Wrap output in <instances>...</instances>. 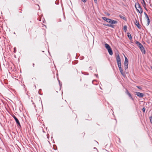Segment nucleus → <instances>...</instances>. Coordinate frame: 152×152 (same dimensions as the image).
Wrapping results in <instances>:
<instances>
[{"mask_svg": "<svg viewBox=\"0 0 152 152\" xmlns=\"http://www.w3.org/2000/svg\"><path fill=\"white\" fill-rule=\"evenodd\" d=\"M144 14L145 15V17H146V18L148 17V15L145 12H144Z\"/></svg>", "mask_w": 152, "mask_h": 152, "instance_id": "nucleus-24", "label": "nucleus"}, {"mask_svg": "<svg viewBox=\"0 0 152 152\" xmlns=\"http://www.w3.org/2000/svg\"><path fill=\"white\" fill-rule=\"evenodd\" d=\"M145 107H143V108L142 109V110L143 111V112H145Z\"/></svg>", "mask_w": 152, "mask_h": 152, "instance_id": "nucleus-26", "label": "nucleus"}, {"mask_svg": "<svg viewBox=\"0 0 152 152\" xmlns=\"http://www.w3.org/2000/svg\"><path fill=\"white\" fill-rule=\"evenodd\" d=\"M104 25L105 26H109V27H111L112 28H113L114 27H113V26L111 25V24H104Z\"/></svg>", "mask_w": 152, "mask_h": 152, "instance_id": "nucleus-15", "label": "nucleus"}, {"mask_svg": "<svg viewBox=\"0 0 152 152\" xmlns=\"http://www.w3.org/2000/svg\"><path fill=\"white\" fill-rule=\"evenodd\" d=\"M123 29L126 32L127 30V26L126 25L124 26L123 28Z\"/></svg>", "mask_w": 152, "mask_h": 152, "instance_id": "nucleus-18", "label": "nucleus"}, {"mask_svg": "<svg viewBox=\"0 0 152 152\" xmlns=\"http://www.w3.org/2000/svg\"><path fill=\"white\" fill-rule=\"evenodd\" d=\"M12 116L13 117V118H14L17 124L18 125V126L19 127H21V125L20 124L19 122V120L17 119V118L14 115H13Z\"/></svg>", "mask_w": 152, "mask_h": 152, "instance_id": "nucleus-6", "label": "nucleus"}, {"mask_svg": "<svg viewBox=\"0 0 152 152\" xmlns=\"http://www.w3.org/2000/svg\"><path fill=\"white\" fill-rule=\"evenodd\" d=\"M126 94L130 97V98L132 99H133V98L131 94L127 90H126Z\"/></svg>", "mask_w": 152, "mask_h": 152, "instance_id": "nucleus-12", "label": "nucleus"}, {"mask_svg": "<svg viewBox=\"0 0 152 152\" xmlns=\"http://www.w3.org/2000/svg\"><path fill=\"white\" fill-rule=\"evenodd\" d=\"M127 36H128V37L129 39H132V36L130 33H127Z\"/></svg>", "mask_w": 152, "mask_h": 152, "instance_id": "nucleus-17", "label": "nucleus"}, {"mask_svg": "<svg viewBox=\"0 0 152 152\" xmlns=\"http://www.w3.org/2000/svg\"><path fill=\"white\" fill-rule=\"evenodd\" d=\"M83 2H86V0H81Z\"/></svg>", "mask_w": 152, "mask_h": 152, "instance_id": "nucleus-28", "label": "nucleus"}, {"mask_svg": "<svg viewBox=\"0 0 152 152\" xmlns=\"http://www.w3.org/2000/svg\"><path fill=\"white\" fill-rule=\"evenodd\" d=\"M119 17L125 20H126V18L125 17L124 15H120Z\"/></svg>", "mask_w": 152, "mask_h": 152, "instance_id": "nucleus-14", "label": "nucleus"}, {"mask_svg": "<svg viewBox=\"0 0 152 152\" xmlns=\"http://www.w3.org/2000/svg\"><path fill=\"white\" fill-rule=\"evenodd\" d=\"M107 22L112 24H116L118 23L117 21L111 20L110 19H109V20L107 21Z\"/></svg>", "mask_w": 152, "mask_h": 152, "instance_id": "nucleus-4", "label": "nucleus"}, {"mask_svg": "<svg viewBox=\"0 0 152 152\" xmlns=\"http://www.w3.org/2000/svg\"><path fill=\"white\" fill-rule=\"evenodd\" d=\"M136 43L137 44V45L138 46L139 48H140L141 47H142V45L141 44L137 41L136 42Z\"/></svg>", "mask_w": 152, "mask_h": 152, "instance_id": "nucleus-13", "label": "nucleus"}, {"mask_svg": "<svg viewBox=\"0 0 152 152\" xmlns=\"http://www.w3.org/2000/svg\"><path fill=\"white\" fill-rule=\"evenodd\" d=\"M137 87L140 89L141 90L142 89V87L140 86H137Z\"/></svg>", "mask_w": 152, "mask_h": 152, "instance_id": "nucleus-25", "label": "nucleus"}, {"mask_svg": "<svg viewBox=\"0 0 152 152\" xmlns=\"http://www.w3.org/2000/svg\"><path fill=\"white\" fill-rule=\"evenodd\" d=\"M143 2H142V5L144 9L147 11H148V10L146 7V4L144 0H142Z\"/></svg>", "mask_w": 152, "mask_h": 152, "instance_id": "nucleus-8", "label": "nucleus"}, {"mask_svg": "<svg viewBox=\"0 0 152 152\" xmlns=\"http://www.w3.org/2000/svg\"><path fill=\"white\" fill-rule=\"evenodd\" d=\"M151 69H152V66H151Z\"/></svg>", "mask_w": 152, "mask_h": 152, "instance_id": "nucleus-30", "label": "nucleus"}, {"mask_svg": "<svg viewBox=\"0 0 152 152\" xmlns=\"http://www.w3.org/2000/svg\"><path fill=\"white\" fill-rule=\"evenodd\" d=\"M106 49H107L110 55H112L113 54V52L110 45L107 43H105L104 45Z\"/></svg>", "mask_w": 152, "mask_h": 152, "instance_id": "nucleus-3", "label": "nucleus"}, {"mask_svg": "<svg viewBox=\"0 0 152 152\" xmlns=\"http://www.w3.org/2000/svg\"><path fill=\"white\" fill-rule=\"evenodd\" d=\"M136 95L140 97H142L144 96V94L143 93H140L139 92H136Z\"/></svg>", "mask_w": 152, "mask_h": 152, "instance_id": "nucleus-7", "label": "nucleus"}, {"mask_svg": "<svg viewBox=\"0 0 152 152\" xmlns=\"http://www.w3.org/2000/svg\"><path fill=\"white\" fill-rule=\"evenodd\" d=\"M125 62H128V60L127 59V58L126 57H125Z\"/></svg>", "mask_w": 152, "mask_h": 152, "instance_id": "nucleus-21", "label": "nucleus"}, {"mask_svg": "<svg viewBox=\"0 0 152 152\" xmlns=\"http://www.w3.org/2000/svg\"><path fill=\"white\" fill-rule=\"evenodd\" d=\"M116 60L117 61V64L118 67L119 68V70L120 71L121 75L123 76L124 75V74L123 72V69L121 68V60L119 54H118L116 56Z\"/></svg>", "mask_w": 152, "mask_h": 152, "instance_id": "nucleus-1", "label": "nucleus"}, {"mask_svg": "<svg viewBox=\"0 0 152 152\" xmlns=\"http://www.w3.org/2000/svg\"><path fill=\"white\" fill-rule=\"evenodd\" d=\"M150 4L151 7H152V0H150Z\"/></svg>", "mask_w": 152, "mask_h": 152, "instance_id": "nucleus-20", "label": "nucleus"}, {"mask_svg": "<svg viewBox=\"0 0 152 152\" xmlns=\"http://www.w3.org/2000/svg\"><path fill=\"white\" fill-rule=\"evenodd\" d=\"M66 102H63V104L62 103H61L60 104V106L61 107H63L65 105V103H66Z\"/></svg>", "mask_w": 152, "mask_h": 152, "instance_id": "nucleus-16", "label": "nucleus"}, {"mask_svg": "<svg viewBox=\"0 0 152 152\" xmlns=\"http://www.w3.org/2000/svg\"><path fill=\"white\" fill-rule=\"evenodd\" d=\"M128 62H125L124 63V68L126 70L128 68Z\"/></svg>", "mask_w": 152, "mask_h": 152, "instance_id": "nucleus-9", "label": "nucleus"}, {"mask_svg": "<svg viewBox=\"0 0 152 152\" xmlns=\"http://www.w3.org/2000/svg\"><path fill=\"white\" fill-rule=\"evenodd\" d=\"M135 7L137 11L140 14L143 12V10L141 7L140 4L139 3H136L135 5Z\"/></svg>", "mask_w": 152, "mask_h": 152, "instance_id": "nucleus-2", "label": "nucleus"}, {"mask_svg": "<svg viewBox=\"0 0 152 152\" xmlns=\"http://www.w3.org/2000/svg\"><path fill=\"white\" fill-rule=\"evenodd\" d=\"M140 48L142 53H144V54L145 53V51L143 46H142V47H140Z\"/></svg>", "mask_w": 152, "mask_h": 152, "instance_id": "nucleus-10", "label": "nucleus"}, {"mask_svg": "<svg viewBox=\"0 0 152 152\" xmlns=\"http://www.w3.org/2000/svg\"><path fill=\"white\" fill-rule=\"evenodd\" d=\"M146 19L147 20V22L146 23V25L147 26H148L150 23V20L149 18V17L146 18Z\"/></svg>", "mask_w": 152, "mask_h": 152, "instance_id": "nucleus-11", "label": "nucleus"}, {"mask_svg": "<svg viewBox=\"0 0 152 152\" xmlns=\"http://www.w3.org/2000/svg\"><path fill=\"white\" fill-rule=\"evenodd\" d=\"M144 14L145 15V17H146V18L148 17V15L145 12H144Z\"/></svg>", "mask_w": 152, "mask_h": 152, "instance_id": "nucleus-23", "label": "nucleus"}, {"mask_svg": "<svg viewBox=\"0 0 152 152\" xmlns=\"http://www.w3.org/2000/svg\"><path fill=\"white\" fill-rule=\"evenodd\" d=\"M94 2L96 3H97V0H94Z\"/></svg>", "mask_w": 152, "mask_h": 152, "instance_id": "nucleus-27", "label": "nucleus"}, {"mask_svg": "<svg viewBox=\"0 0 152 152\" xmlns=\"http://www.w3.org/2000/svg\"><path fill=\"white\" fill-rule=\"evenodd\" d=\"M102 18L104 20L106 21L107 22V21H108L109 20V18H106V17H103Z\"/></svg>", "mask_w": 152, "mask_h": 152, "instance_id": "nucleus-19", "label": "nucleus"}, {"mask_svg": "<svg viewBox=\"0 0 152 152\" xmlns=\"http://www.w3.org/2000/svg\"><path fill=\"white\" fill-rule=\"evenodd\" d=\"M33 66H34V64H33Z\"/></svg>", "mask_w": 152, "mask_h": 152, "instance_id": "nucleus-29", "label": "nucleus"}, {"mask_svg": "<svg viewBox=\"0 0 152 152\" xmlns=\"http://www.w3.org/2000/svg\"><path fill=\"white\" fill-rule=\"evenodd\" d=\"M134 23L135 25L137 26L139 29H140L141 28V26L139 24V22L138 21H137L136 19H135Z\"/></svg>", "mask_w": 152, "mask_h": 152, "instance_id": "nucleus-5", "label": "nucleus"}, {"mask_svg": "<svg viewBox=\"0 0 152 152\" xmlns=\"http://www.w3.org/2000/svg\"><path fill=\"white\" fill-rule=\"evenodd\" d=\"M150 120L151 123L152 124V117L151 116L150 117Z\"/></svg>", "mask_w": 152, "mask_h": 152, "instance_id": "nucleus-22", "label": "nucleus"}]
</instances>
